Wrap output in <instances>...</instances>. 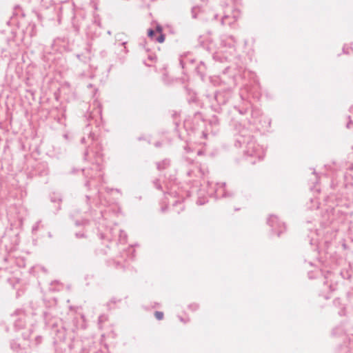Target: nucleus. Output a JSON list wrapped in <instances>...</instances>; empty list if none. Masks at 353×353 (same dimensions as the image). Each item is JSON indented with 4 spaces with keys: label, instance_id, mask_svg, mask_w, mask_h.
I'll use <instances>...</instances> for the list:
<instances>
[{
    "label": "nucleus",
    "instance_id": "7ed1b4c3",
    "mask_svg": "<svg viewBox=\"0 0 353 353\" xmlns=\"http://www.w3.org/2000/svg\"><path fill=\"white\" fill-rule=\"evenodd\" d=\"M158 36L154 39L156 41L159 43H163L165 41V34L162 32V28L160 26H157L154 30Z\"/></svg>",
    "mask_w": 353,
    "mask_h": 353
},
{
    "label": "nucleus",
    "instance_id": "423d86ee",
    "mask_svg": "<svg viewBox=\"0 0 353 353\" xmlns=\"http://www.w3.org/2000/svg\"><path fill=\"white\" fill-rule=\"evenodd\" d=\"M205 68V65L203 63H201L199 65H198L197 69L201 70L202 68Z\"/></svg>",
    "mask_w": 353,
    "mask_h": 353
},
{
    "label": "nucleus",
    "instance_id": "f03ea898",
    "mask_svg": "<svg viewBox=\"0 0 353 353\" xmlns=\"http://www.w3.org/2000/svg\"><path fill=\"white\" fill-rule=\"evenodd\" d=\"M235 43L236 41L233 37H224L221 39V46L223 48H228L230 49H233L234 48Z\"/></svg>",
    "mask_w": 353,
    "mask_h": 353
},
{
    "label": "nucleus",
    "instance_id": "0eeeda50",
    "mask_svg": "<svg viewBox=\"0 0 353 353\" xmlns=\"http://www.w3.org/2000/svg\"><path fill=\"white\" fill-rule=\"evenodd\" d=\"M125 44V42H123L121 45L124 46Z\"/></svg>",
    "mask_w": 353,
    "mask_h": 353
},
{
    "label": "nucleus",
    "instance_id": "39448f33",
    "mask_svg": "<svg viewBox=\"0 0 353 353\" xmlns=\"http://www.w3.org/2000/svg\"><path fill=\"white\" fill-rule=\"evenodd\" d=\"M154 316L157 319L162 320L163 319L164 314L162 312L157 311L154 313Z\"/></svg>",
    "mask_w": 353,
    "mask_h": 353
},
{
    "label": "nucleus",
    "instance_id": "f257e3e1",
    "mask_svg": "<svg viewBox=\"0 0 353 353\" xmlns=\"http://www.w3.org/2000/svg\"><path fill=\"white\" fill-rule=\"evenodd\" d=\"M237 12L234 11L232 15L225 14L222 17L221 23L222 25L232 26L238 19Z\"/></svg>",
    "mask_w": 353,
    "mask_h": 353
},
{
    "label": "nucleus",
    "instance_id": "20e7f679",
    "mask_svg": "<svg viewBox=\"0 0 353 353\" xmlns=\"http://www.w3.org/2000/svg\"><path fill=\"white\" fill-rule=\"evenodd\" d=\"M148 35L149 37L151 38V39L155 41V38L158 36V34H157V32L152 30V29H149L148 31Z\"/></svg>",
    "mask_w": 353,
    "mask_h": 353
},
{
    "label": "nucleus",
    "instance_id": "6e6552de",
    "mask_svg": "<svg viewBox=\"0 0 353 353\" xmlns=\"http://www.w3.org/2000/svg\"><path fill=\"white\" fill-rule=\"evenodd\" d=\"M124 49H126V47H125V46H124ZM125 52H127V50H125Z\"/></svg>",
    "mask_w": 353,
    "mask_h": 353
}]
</instances>
